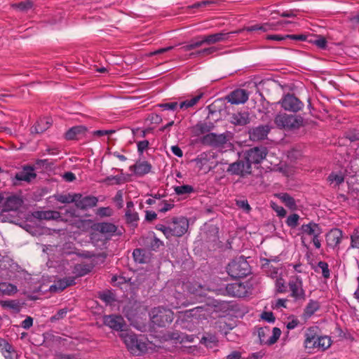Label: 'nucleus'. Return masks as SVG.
Returning <instances> with one entry per match:
<instances>
[{
  "mask_svg": "<svg viewBox=\"0 0 359 359\" xmlns=\"http://www.w3.org/2000/svg\"><path fill=\"white\" fill-rule=\"evenodd\" d=\"M280 199L281 201L291 210H296L297 205L295 200L287 193H283L280 194Z\"/></svg>",
  "mask_w": 359,
  "mask_h": 359,
  "instance_id": "obj_38",
  "label": "nucleus"
},
{
  "mask_svg": "<svg viewBox=\"0 0 359 359\" xmlns=\"http://www.w3.org/2000/svg\"><path fill=\"white\" fill-rule=\"evenodd\" d=\"M149 315L151 323L159 327H165L174 319L173 311L163 306L153 308L149 311Z\"/></svg>",
  "mask_w": 359,
  "mask_h": 359,
  "instance_id": "obj_5",
  "label": "nucleus"
},
{
  "mask_svg": "<svg viewBox=\"0 0 359 359\" xmlns=\"http://www.w3.org/2000/svg\"><path fill=\"white\" fill-rule=\"evenodd\" d=\"M157 106L163 110L175 111L178 107V103L177 102H165L158 104Z\"/></svg>",
  "mask_w": 359,
  "mask_h": 359,
  "instance_id": "obj_62",
  "label": "nucleus"
},
{
  "mask_svg": "<svg viewBox=\"0 0 359 359\" xmlns=\"http://www.w3.org/2000/svg\"><path fill=\"white\" fill-rule=\"evenodd\" d=\"M249 93L245 89L237 88L226 96L225 99L233 104H243L248 100Z\"/></svg>",
  "mask_w": 359,
  "mask_h": 359,
  "instance_id": "obj_19",
  "label": "nucleus"
},
{
  "mask_svg": "<svg viewBox=\"0 0 359 359\" xmlns=\"http://www.w3.org/2000/svg\"><path fill=\"white\" fill-rule=\"evenodd\" d=\"M156 229L162 231L163 233L164 236L168 239H170L172 237H173L171 226H166L164 224H158L156 226Z\"/></svg>",
  "mask_w": 359,
  "mask_h": 359,
  "instance_id": "obj_58",
  "label": "nucleus"
},
{
  "mask_svg": "<svg viewBox=\"0 0 359 359\" xmlns=\"http://www.w3.org/2000/svg\"><path fill=\"white\" fill-rule=\"evenodd\" d=\"M0 351L5 359H12L11 353L14 352L13 346L5 339L0 338Z\"/></svg>",
  "mask_w": 359,
  "mask_h": 359,
  "instance_id": "obj_32",
  "label": "nucleus"
},
{
  "mask_svg": "<svg viewBox=\"0 0 359 359\" xmlns=\"http://www.w3.org/2000/svg\"><path fill=\"white\" fill-rule=\"evenodd\" d=\"M91 230L98 231L101 233H94L91 232V244L100 249H106L107 242L111 236L116 233L117 236L122 235L121 231H118L117 226L110 222H97L91 225Z\"/></svg>",
  "mask_w": 359,
  "mask_h": 359,
  "instance_id": "obj_2",
  "label": "nucleus"
},
{
  "mask_svg": "<svg viewBox=\"0 0 359 359\" xmlns=\"http://www.w3.org/2000/svg\"><path fill=\"white\" fill-rule=\"evenodd\" d=\"M175 192L178 196H184L186 194H190L195 191L194 188L189 184H183L181 186H177L174 187Z\"/></svg>",
  "mask_w": 359,
  "mask_h": 359,
  "instance_id": "obj_45",
  "label": "nucleus"
},
{
  "mask_svg": "<svg viewBox=\"0 0 359 359\" xmlns=\"http://www.w3.org/2000/svg\"><path fill=\"white\" fill-rule=\"evenodd\" d=\"M320 330L317 326L309 327L304 334V346L306 349H313L316 348L318 342L317 339L319 337Z\"/></svg>",
  "mask_w": 359,
  "mask_h": 359,
  "instance_id": "obj_18",
  "label": "nucleus"
},
{
  "mask_svg": "<svg viewBox=\"0 0 359 359\" xmlns=\"http://www.w3.org/2000/svg\"><path fill=\"white\" fill-rule=\"evenodd\" d=\"M343 236L342 231L339 229H334L330 231L327 235V241L329 246L332 248L337 247L341 241Z\"/></svg>",
  "mask_w": 359,
  "mask_h": 359,
  "instance_id": "obj_27",
  "label": "nucleus"
},
{
  "mask_svg": "<svg viewBox=\"0 0 359 359\" xmlns=\"http://www.w3.org/2000/svg\"><path fill=\"white\" fill-rule=\"evenodd\" d=\"M194 161L196 163L197 165H201L203 166L209 161V158L208 154L205 152H203L198 155V156Z\"/></svg>",
  "mask_w": 359,
  "mask_h": 359,
  "instance_id": "obj_64",
  "label": "nucleus"
},
{
  "mask_svg": "<svg viewBox=\"0 0 359 359\" xmlns=\"http://www.w3.org/2000/svg\"><path fill=\"white\" fill-rule=\"evenodd\" d=\"M182 332L180 330H175L172 331L168 332L167 336L169 339L172 340L175 343L180 344Z\"/></svg>",
  "mask_w": 359,
  "mask_h": 359,
  "instance_id": "obj_59",
  "label": "nucleus"
},
{
  "mask_svg": "<svg viewBox=\"0 0 359 359\" xmlns=\"http://www.w3.org/2000/svg\"><path fill=\"white\" fill-rule=\"evenodd\" d=\"M68 311L67 308L59 309L55 314L50 318L49 321L53 323L63 319L66 316Z\"/></svg>",
  "mask_w": 359,
  "mask_h": 359,
  "instance_id": "obj_54",
  "label": "nucleus"
},
{
  "mask_svg": "<svg viewBox=\"0 0 359 359\" xmlns=\"http://www.w3.org/2000/svg\"><path fill=\"white\" fill-rule=\"evenodd\" d=\"M241 29L236 30L230 32H225L224 31L205 35L207 39V45H212L219 42L226 41L232 34H239Z\"/></svg>",
  "mask_w": 359,
  "mask_h": 359,
  "instance_id": "obj_21",
  "label": "nucleus"
},
{
  "mask_svg": "<svg viewBox=\"0 0 359 359\" xmlns=\"http://www.w3.org/2000/svg\"><path fill=\"white\" fill-rule=\"evenodd\" d=\"M311 35L306 34H286L285 37L295 41H307L309 43Z\"/></svg>",
  "mask_w": 359,
  "mask_h": 359,
  "instance_id": "obj_63",
  "label": "nucleus"
},
{
  "mask_svg": "<svg viewBox=\"0 0 359 359\" xmlns=\"http://www.w3.org/2000/svg\"><path fill=\"white\" fill-rule=\"evenodd\" d=\"M272 29V25L270 23H264L262 25L256 24L254 25L246 27L243 29V30H246L247 32H252L255 31H261L262 32H268L269 30ZM243 29H241V32Z\"/></svg>",
  "mask_w": 359,
  "mask_h": 359,
  "instance_id": "obj_41",
  "label": "nucleus"
},
{
  "mask_svg": "<svg viewBox=\"0 0 359 359\" xmlns=\"http://www.w3.org/2000/svg\"><path fill=\"white\" fill-rule=\"evenodd\" d=\"M107 256L108 253L106 251H102L97 253L91 252V268L99 266L104 264Z\"/></svg>",
  "mask_w": 359,
  "mask_h": 359,
  "instance_id": "obj_31",
  "label": "nucleus"
},
{
  "mask_svg": "<svg viewBox=\"0 0 359 359\" xmlns=\"http://www.w3.org/2000/svg\"><path fill=\"white\" fill-rule=\"evenodd\" d=\"M299 215L293 213L287 218L285 223L291 229H294L299 224Z\"/></svg>",
  "mask_w": 359,
  "mask_h": 359,
  "instance_id": "obj_55",
  "label": "nucleus"
},
{
  "mask_svg": "<svg viewBox=\"0 0 359 359\" xmlns=\"http://www.w3.org/2000/svg\"><path fill=\"white\" fill-rule=\"evenodd\" d=\"M151 168V163L148 161H137L134 165H130L129 169L130 171L133 172L136 176L142 177L150 172Z\"/></svg>",
  "mask_w": 359,
  "mask_h": 359,
  "instance_id": "obj_23",
  "label": "nucleus"
},
{
  "mask_svg": "<svg viewBox=\"0 0 359 359\" xmlns=\"http://www.w3.org/2000/svg\"><path fill=\"white\" fill-rule=\"evenodd\" d=\"M202 239L214 247L219 240V228L213 224L205 225Z\"/></svg>",
  "mask_w": 359,
  "mask_h": 359,
  "instance_id": "obj_15",
  "label": "nucleus"
},
{
  "mask_svg": "<svg viewBox=\"0 0 359 359\" xmlns=\"http://www.w3.org/2000/svg\"><path fill=\"white\" fill-rule=\"evenodd\" d=\"M327 180L331 183L335 182L336 186H339L344 182V176L341 173L332 172L329 175Z\"/></svg>",
  "mask_w": 359,
  "mask_h": 359,
  "instance_id": "obj_52",
  "label": "nucleus"
},
{
  "mask_svg": "<svg viewBox=\"0 0 359 359\" xmlns=\"http://www.w3.org/2000/svg\"><path fill=\"white\" fill-rule=\"evenodd\" d=\"M55 198L61 203L73 204L66 210V213L71 217L78 218L75 222L79 229L85 230L90 229V219H88L90 215L87 212L90 208V195L67 193L57 194Z\"/></svg>",
  "mask_w": 359,
  "mask_h": 359,
  "instance_id": "obj_1",
  "label": "nucleus"
},
{
  "mask_svg": "<svg viewBox=\"0 0 359 359\" xmlns=\"http://www.w3.org/2000/svg\"><path fill=\"white\" fill-rule=\"evenodd\" d=\"M203 94L198 95L191 100H187L180 102L179 107L180 109H188L194 106L202 97Z\"/></svg>",
  "mask_w": 359,
  "mask_h": 359,
  "instance_id": "obj_48",
  "label": "nucleus"
},
{
  "mask_svg": "<svg viewBox=\"0 0 359 359\" xmlns=\"http://www.w3.org/2000/svg\"><path fill=\"white\" fill-rule=\"evenodd\" d=\"M121 175H110L105 178L104 182L109 184H121L126 180L121 170Z\"/></svg>",
  "mask_w": 359,
  "mask_h": 359,
  "instance_id": "obj_47",
  "label": "nucleus"
},
{
  "mask_svg": "<svg viewBox=\"0 0 359 359\" xmlns=\"http://www.w3.org/2000/svg\"><path fill=\"white\" fill-rule=\"evenodd\" d=\"M90 272V265L76 264L74 266L72 273L74 274L75 278L77 277H81L88 274Z\"/></svg>",
  "mask_w": 359,
  "mask_h": 359,
  "instance_id": "obj_39",
  "label": "nucleus"
},
{
  "mask_svg": "<svg viewBox=\"0 0 359 359\" xmlns=\"http://www.w3.org/2000/svg\"><path fill=\"white\" fill-rule=\"evenodd\" d=\"M98 298L104 302L106 305H111L116 301L114 293L108 290L99 292Z\"/></svg>",
  "mask_w": 359,
  "mask_h": 359,
  "instance_id": "obj_36",
  "label": "nucleus"
},
{
  "mask_svg": "<svg viewBox=\"0 0 359 359\" xmlns=\"http://www.w3.org/2000/svg\"><path fill=\"white\" fill-rule=\"evenodd\" d=\"M103 323L115 331L121 332V333L127 330L126 329L127 325L125 320L120 315L111 314L104 316L103 317Z\"/></svg>",
  "mask_w": 359,
  "mask_h": 359,
  "instance_id": "obj_13",
  "label": "nucleus"
},
{
  "mask_svg": "<svg viewBox=\"0 0 359 359\" xmlns=\"http://www.w3.org/2000/svg\"><path fill=\"white\" fill-rule=\"evenodd\" d=\"M59 290L63 291L67 287L74 285L76 284L75 277H65L60 279L58 281Z\"/></svg>",
  "mask_w": 359,
  "mask_h": 359,
  "instance_id": "obj_46",
  "label": "nucleus"
},
{
  "mask_svg": "<svg viewBox=\"0 0 359 359\" xmlns=\"http://www.w3.org/2000/svg\"><path fill=\"white\" fill-rule=\"evenodd\" d=\"M309 43L316 45L321 50L327 48V41L322 36H311Z\"/></svg>",
  "mask_w": 359,
  "mask_h": 359,
  "instance_id": "obj_40",
  "label": "nucleus"
},
{
  "mask_svg": "<svg viewBox=\"0 0 359 359\" xmlns=\"http://www.w3.org/2000/svg\"><path fill=\"white\" fill-rule=\"evenodd\" d=\"M320 306V303L318 301L310 299L304 310V316L306 318L311 317L315 312L319 310Z\"/></svg>",
  "mask_w": 359,
  "mask_h": 359,
  "instance_id": "obj_33",
  "label": "nucleus"
},
{
  "mask_svg": "<svg viewBox=\"0 0 359 359\" xmlns=\"http://www.w3.org/2000/svg\"><path fill=\"white\" fill-rule=\"evenodd\" d=\"M346 139L353 142L359 140V130L356 129L350 130L345 134Z\"/></svg>",
  "mask_w": 359,
  "mask_h": 359,
  "instance_id": "obj_60",
  "label": "nucleus"
},
{
  "mask_svg": "<svg viewBox=\"0 0 359 359\" xmlns=\"http://www.w3.org/2000/svg\"><path fill=\"white\" fill-rule=\"evenodd\" d=\"M350 248L359 249V226L355 228L351 235Z\"/></svg>",
  "mask_w": 359,
  "mask_h": 359,
  "instance_id": "obj_53",
  "label": "nucleus"
},
{
  "mask_svg": "<svg viewBox=\"0 0 359 359\" xmlns=\"http://www.w3.org/2000/svg\"><path fill=\"white\" fill-rule=\"evenodd\" d=\"M133 257L135 262L144 264L147 262L146 250L142 248H136L133 252Z\"/></svg>",
  "mask_w": 359,
  "mask_h": 359,
  "instance_id": "obj_44",
  "label": "nucleus"
},
{
  "mask_svg": "<svg viewBox=\"0 0 359 359\" xmlns=\"http://www.w3.org/2000/svg\"><path fill=\"white\" fill-rule=\"evenodd\" d=\"M217 340L215 335L208 334L207 336H203L200 342L204 344L206 347L212 348L217 343Z\"/></svg>",
  "mask_w": 359,
  "mask_h": 359,
  "instance_id": "obj_50",
  "label": "nucleus"
},
{
  "mask_svg": "<svg viewBox=\"0 0 359 359\" xmlns=\"http://www.w3.org/2000/svg\"><path fill=\"white\" fill-rule=\"evenodd\" d=\"M224 294L231 297H245L248 294V290L243 283H230L225 286Z\"/></svg>",
  "mask_w": 359,
  "mask_h": 359,
  "instance_id": "obj_16",
  "label": "nucleus"
},
{
  "mask_svg": "<svg viewBox=\"0 0 359 359\" xmlns=\"http://www.w3.org/2000/svg\"><path fill=\"white\" fill-rule=\"evenodd\" d=\"M274 123L280 129L297 130L304 126V118L301 115L279 113L275 116Z\"/></svg>",
  "mask_w": 359,
  "mask_h": 359,
  "instance_id": "obj_4",
  "label": "nucleus"
},
{
  "mask_svg": "<svg viewBox=\"0 0 359 359\" xmlns=\"http://www.w3.org/2000/svg\"><path fill=\"white\" fill-rule=\"evenodd\" d=\"M270 130L271 127L269 125H259L253 127L248 130L250 140L253 142L265 140Z\"/></svg>",
  "mask_w": 359,
  "mask_h": 359,
  "instance_id": "obj_17",
  "label": "nucleus"
},
{
  "mask_svg": "<svg viewBox=\"0 0 359 359\" xmlns=\"http://www.w3.org/2000/svg\"><path fill=\"white\" fill-rule=\"evenodd\" d=\"M318 268L321 269L322 276L324 278L327 279L330 277V270L327 262L320 261L318 263Z\"/></svg>",
  "mask_w": 359,
  "mask_h": 359,
  "instance_id": "obj_56",
  "label": "nucleus"
},
{
  "mask_svg": "<svg viewBox=\"0 0 359 359\" xmlns=\"http://www.w3.org/2000/svg\"><path fill=\"white\" fill-rule=\"evenodd\" d=\"M301 233L299 234H306L309 236L320 235L322 233V229L319 224L311 222L309 224H303L299 228Z\"/></svg>",
  "mask_w": 359,
  "mask_h": 359,
  "instance_id": "obj_26",
  "label": "nucleus"
},
{
  "mask_svg": "<svg viewBox=\"0 0 359 359\" xmlns=\"http://www.w3.org/2000/svg\"><path fill=\"white\" fill-rule=\"evenodd\" d=\"M242 156L250 164H260L266 157L268 149L264 146L254 147L249 149L242 151Z\"/></svg>",
  "mask_w": 359,
  "mask_h": 359,
  "instance_id": "obj_8",
  "label": "nucleus"
},
{
  "mask_svg": "<svg viewBox=\"0 0 359 359\" xmlns=\"http://www.w3.org/2000/svg\"><path fill=\"white\" fill-rule=\"evenodd\" d=\"M171 225L172 236L180 237L187 232L189 222L184 217H174L172 218Z\"/></svg>",
  "mask_w": 359,
  "mask_h": 359,
  "instance_id": "obj_14",
  "label": "nucleus"
},
{
  "mask_svg": "<svg viewBox=\"0 0 359 359\" xmlns=\"http://www.w3.org/2000/svg\"><path fill=\"white\" fill-rule=\"evenodd\" d=\"M226 271L231 278L238 279L249 275L251 273V268L244 257L240 256L227 265Z\"/></svg>",
  "mask_w": 359,
  "mask_h": 359,
  "instance_id": "obj_6",
  "label": "nucleus"
},
{
  "mask_svg": "<svg viewBox=\"0 0 359 359\" xmlns=\"http://www.w3.org/2000/svg\"><path fill=\"white\" fill-rule=\"evenodd\" d=\"M239 158L233 163H229L226 172L231 175L245 177L252 174V168L250 164L242 156V153H238Z\"/></svg>",
  "mask_w": 359,
  "mask_h": 359,
  "instance_id": "obj_7",
  "label": "nucleus"
},
{
  "mask_svg": "<svg viewBox=\"0 0 359 359\" xmlns=\"http://www.w3.org/2000/svg\"><path fill=\"white\" fill-rule=\"evenodd\" d=\"M250 121V114L247 110L234 113L230 117V122L234 126H244L248 124Z\"/></svg>",
  "mask_w": 359,
  "mask_h": 359,
  "instance_id": "obj_25",
  "label": "nucleus"
},
{
  "mask_svg": "<svg viewBox=\"0 0 359 359\" xmlns=\"http://www.w3.org/2000/svg\"><path fill=\"white\" fill-rule=\"evenodd\" d=\"M17 291L18 288L15 285L7 282H0V297L11 296Z\"/></svg>",
  "mask_w": 359,
  "mask_h": 359,
  "instance_id": "obj_30",
  "label": "nucleus"
},
{
  "mask_svg": "<svg viewBox=\"0 0 359 359\" xmlns=\"http://www.w3.org/2000/svg\"><path fill=\"white\" fill-rule=\"evenodd\" d=\"M36 176L34 165H25L20 171L15 172V175L11 177L12 184L14 186H19L22 182L30 183Z\"/></svg>",
  "mask_w": 359,
  "mask_h": 359,
  "instance_id": "obj_9",
  "label": "nucleus"
},
{
  "mask_svg": "<svg viewBox=\"0 0 359 359\" xmlns=\"http://www.w3.org/2000/svg\"><path fill=\"white\" fill-rule=\"evenodd\" d=\"M22 199L17 195H11L6 198L3 203L2 212L15 211L22 205Z\"/></svg>",
  "mask_w": 359,
  "mask_h": 359,
  "instance_id": "obj_22",
  "label": "nucleus"
},
{
  "mask_svg": "<svg viewBox=\"0 0 359 359\" xmlns=\"http://www.w3.org/2000/svg\"><path fill=\"white\" fill-rule=\"evenodd\" d=\"M12 8L22 13H27L34 7V2L32 0H26L11 5Z\"/></svg>",
  "mask_w": 359,
  "mask_h": 359,
  "instance_id": "obj_34",
  "label": "nucleus"
},
{
  "mask_svg": "<svg viewBox=\"0 0 359 359\" xmlns=\"http://www.w3.org/2000/svg\"><path fill=\"white\" fill-rule=\"evenodd\" d=\"M95 214L101 218L110 217L112 215V210L109 207H101L97 209Z\"/></svg>",
  "mask_w": 359,
  "mask_h": 359,
  "instance_id": "obj_61",
  "label": "nucleus"
},
{
  "mask_svg": "<svg viewBox=\"0 0 359 359\" xmlns=\"http://www.w3.org/2000/svg\"><path fill=\"white\" fill-rule=\"evenodd\" d=\"M120 337L126 344L128 351L133 355L140 356L147 351V346L145 342L137 338V335L132 331L120 333Z\"/></svg>",
  "mask_w": 359,
  "mask_h": 359,
  "instance_id": "obj_3",
  "label": "nucleus"
},
{
  "mask_svg": "<svg viewBox=\"0 0 359 359\" xmlns=\"http://www.w3.org/2000/svg\"><path fill=\"white\" fill-rule=\"evenodd\" d=\"M32 215L34 218L39 220H51L56 219L59 215V212L53 210H37L34 211Z\"/></svg>",
  "mask_w": 359,
  "mask_h": 359,
  "instance_id": "obj_28",
  "label": "nucleus"
},
{
  "mask_svg": "<svg viewBox=\"0 0 359 359\" xmlns=\"http://www.w3.org/2000/svg\"><path fill=\"white\" fill-rule=\"evenodd\" d=\"M262 262V269L271 278H276L278 276V269L271 265L270 261L266 258H261Z\"/></svg>",
  "mask_w": 359,
  "mask_h": 359,
  "instance_id": "obj_29",
  "label": "nucleus"
},
{
  "mask_svg": "<svg viewBox=\"0 0 359 359\" xmlns=\"http://www.w3.org/2000/svg\"><path fill=\"white\" fill-rule=\"evenodd\" d=\"M88 131L86 126L79 125L70 128L65 133V138L67 140H79L84 136Z\"/></svg>",
  "mask_w": 359,
  "mask_h": 359,
  "instance_id": "obj_24",
  "label": "nucleus"
},
{
  "mask_svg": "<svg viewBox=\"0 0 359 359\" xmlns=\"http://www.w3.org/2000/svg\"><path fill=\"white\" fill-rule=\"evenodd\" d=\"M175 327H180L182 330H187L189 331L192 330L195 327V325L192 322L184 319L177 320L175 323Z\"/></svg>",
  "mask_w": 359,
  "mask_h": 359,
  "instance_id": "obj_49",
  "label": "nucleus"
},
{
  "mask_svg": "<svg viewBox=\"0 0 359 359\" xmlns=\"http://www.w3.org/2000/svg\"><path fill=\"white\" fill-rule=\"evenodd\" d=\"M215 126L214 124L209 121V122H198L195 126H194V130L196 132H198L199 134H205L207 133H210L212 130H213Z\"/></svg>",
  "mask_w": 359,
  "mask_h": 359,
  "instance_id": "obj_37",
  "label": "nucleus"
},
{
  "mask_svg": "<svg viewBox=\"0 0 359 359\" xmlns=\"http://www.w3.org/2000/svg\"><path fill=\"white\" fill-rule=\"evenodd\" d=\"M270 333L271 329L269 326L258 328L257 334L261 344L267 346L274 344L280 338L281 330L278 327H273L271 336Z\"/></svg>",
  "mask_w": 359,
  "mask_h": 359,
  "instance_id": "obj_10",
  "label": "nucleus"
},
{
  "mask_svg": "<svg viewBox=\"0 0 359 359\" xmlns=\"http://www.w3.org/2000/svg\"><path fill=\"white\" fill-rule=\"evenodd\" d=\"M126 221L128 224H131L132 225L137 226V222L139 219V216L137 212H132L130 210H127L125 214Z\"/></svg>",
  "mask_w": 359,
  "mask_h": 359,
  "instance_id": "obj_51",
  "label": "nucleus"
},
{
  "mask_svg": "<svg viewBox=\"0 0 359 359\" xmlns=\"http://www.w3.org/2000/svg\"><path fill=\"white\" fill-rule=\"evenodd\" d=\"M278 103L284 110L293 113L301 111L304 107V103L298 97L289 93L283 95Z\"/></svg>",
  "mask_w": 359,
  "mask_h": 359,
  "instance_id": "obj_11",
  "label": "nucleus"
},
{
  "mask_svg": "<svg viewBox=\"0 0 359 359\" xmlns=\"http://www.w3.org/2000/svg\"><path fill=\"white\" fill-rule=\"evenodd\" d=\"M317 341L316 348H321L323 351L330 348L332 344L331 338L326 335H319Z\"/></svg>",
  "mask_w": 359,
  "mask_h": 359,
  "instance_id": "obj_43",
  "label": "nucleus"
},
{
  "mask_svg": "<svg viewBox=\"0 0 359 359\" xmlns=\"http://www.w3.org/2000/svg\"><path fill=\"white\" fill-rule=\"evenodd\" d=\"M48 122H46V126H43L42 121L37 122L34 126L31 128V133L32 134H40L46 130L49 126Z\"/></svg>",
  "mask_w": 359,
  "mask_h": 359,
  "instance_id": "obj_57",
  "label": "nucleus"
},
{
  "mask_svg": "<svg viewBox=\"0 0 359 359\" xmlns=\"http://www.w3.org/2000/svg\"><path fill=\"white\" fill-rule=\"evenodd\" d=\"M0 304L3 308L12 309L15 313H19L21 310L20 304L17 300H4L1 301Z\"/></svg>",
  "mask_w": 359,
  "mask_h": 359,
  "instance_id": "obj_42",
  "label": "nucleus"
},
{
  "mask_svg": "<svg viewBox=\"0 0 359 359\" xmlns=\"http://www.w3.org/2000/svg\"><path fill=\"white\" fill-rule=\"evenodd\" d=\"M199 142L203 145L218 148L224 146L227 142V136L224 133H209L201 137Z\"/></svg>",
  "mask_w": 359,
  "mask_h": 359,
  "instance_id": "obj_12",
  "label": "nucleus"
},
{
  "mask_svg": "<svg viewBox=\"0 0 359 359\" xmlns=\"http://www.w3.org/2000/svg\"><path fill=\"white\" fill-rule=\"evenodd\" d=\"M65 14L58 11L54 16L48 20V23L53 27V28H59L65 20Z\"/></svg>",
  "mask_w": 359,
  "mask_h": 359,
  "instance_id": "obj_35",
  "label": "nucleus"
},
{
  "mask_svg": "<svg viewBox=\"0 0 359 359\" xmlns=\"http://www.w3.org/2000/svg\"><path fill=\"white\" fill-rule=\"evenodd\" d=\"M302 280L297 277L295 280L289 282V287L291 291V296L296 300L305 299V292L302 288Z\"/></svg>",
  "mask_w": 359,
  "mask_h": 359,
  "instance_id": "obj_20",
  "label": "nucleus"
}]
</instances>
